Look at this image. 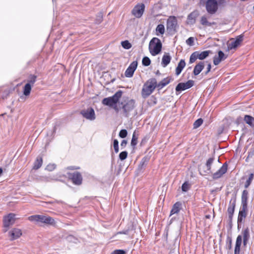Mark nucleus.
<instances>
[{
    "mask_svg": "<svg viewBox=\"0 0 254 254\" xmlns=\"http://www.w3.org/2000/svg\"><path fill=\"white\" fill-rule=\"evenodd\" d=\"M136 107L135 101L128 98H123L122 101L119 102L118 106L114 107V110L117 113L120 112L124 117L128 118L131 112Z\"/></svg>",
    "mask_w": 254,
    "mask_h": 254,
    "instance_id": "nucleus-1",
    "label": "nucleus"
},
{
    "mask_svg": "<svg viewBox=\"0 0 254 254\" xmlns=\"http://www.w3.org/2000/svg\"><path fill=\"white\" fill-rule=\"evenodd\" d=\"M157 81L155 78H151L144 84L142 89V96L146 98L151 95L157 88Z\"/></svg>",
    "mask_w": 254,
    "mask_h": 254,
    "instance_id": "nucleus-2",
    "label": "nucleus"
},
{
    "mask_svg": "<svg viewBox=\"0 0 254 254\" xmlns=\"http://www.w3.org/2000/svg\"><path fill=\"white\" fill-rule=\"evenodd\" d=\"M122 94L123 92L121 90H119L112 96L103 99L102 104L106 106L112 107L114 109L115 106H118L117 104H119V99L121 98Z\"/></svg>",
    "mask_w": 254,
    "mask_h": 254,
    "instance_id": "nucleus-3",
    "label": "nucleus"
},
{
    "mask_svg": "<svg viewBox=\"0 0 254 254\" xmlns=\"http://www.w3.org/2000/svg\"><path fill=\"white\" fill-rule=\"evenodd\" d=\"M162 44L161 40L156 37L153 38L149 44V50L150 54L155 56L160 53L161 51Z\"/></svg>",
    "mask_w": 254,
    "mask_h": 254,
    "instance_id": "nucleus-4",
    "label": "nucleus"
},
{
    "mask_svg": "<svg viewBox=\"0 0 254 254\" xmlns=\"http://www.w3.org/2000/svg\"><path fill=\"white\" fill-rule=\"evenodd\" d=\"M28 219L32 222H40L49 225L55 223L54 219L50 217L43 215H34L29 217Z\"/></svg>",
    "mask_w": 254,
    "mask_h": 254,
    "instance_id": "nucleus-5",
    "label": "nucleus"
},
{
    "mask_svg": "<svg viewBox=\"0 0 254 254\" xmlns=\"http://www.w3.org/2000/svg\"><path fill=\"white\" fill-rule=\"evenodd\" d=\"M178 22L175 16H170L167 19L166 28L168 32L171 34H174L176 32V28Z\"/></svg>",
    "mask_w": 254,
    "mask_h": 254,
    "instance_id": "nucleus-6",
    "label": "nucleus"
},
{
    "mask_svg": "<svg viewBox=\"0 0 254 254\" xmlns=\"http://www.w3.org/2000/svg\"><path fill=\"white\" fill-rule=\"evenodd\" d=\"M222 1H206L205 7L207 12L210 14L216 13L218 9V4Z\"/></svg>",
    "mask_w": 254,
    "mask_h": 254,
    "instance_id": "nucleus-7",
    "label": "nucleus"
},
{
    "mask_svg": "<svg viewBox=\"0 0 254 254\" xmlns=\"http://www.w3.org/2000/svg\"><path fill=\"white\" fill-rule=\"evenodd\" d=\"M15 215L13 213H9L8 215L3 218V226L4 227V232L7 231L9 227L13 225L15 220Z\"/></svg>",
    "mask_w": 254,
    "mask_h": 254,
    "instance_id": "nucleus-8",
    "label": "nucleus"
},
{
    "mask_svg": "<svg viewBox=\"0 0 254 254\" xmlns=\"http://www.w3.org/2000/svg\"><path fill=\"white\" fill-rule=\"evenodd\" d=\"M80 114L84 118L90 121H93L96 118L94 110L91 107L82 110L80 112Z\"/></svg>",
    "mask_w": 254,
    "mask_h": 254,
    "instance_id": "nucleus-9",
    "label": "nucleus"
},
{
    "mask_svg": "<svg viewBox=\"0 0 254 254\" xmlns=\"http://www.w3.org/2000/svg\"><path fill=\"white\" fill-rule=\"evenodd\" d=\"M68 177L74 185H80L82 184V177L79 172H75L73 173H69Z\"/></svg>",
    "mask_w": 254,
    "mask_h": 254,
    "instance_id": "nucleus-10",
    "label": "nucleus"
},
{
    "mask_svg": "<svg viewBox=\"0 0 254 254\" xmlns=\"http://www.w3.org/2000/svg\"><path fill=\"white\" fill-rule=\"evenodd\" d=\"M145 9V5L143 3H139L135 5L132 10L131 13L136 18H140L142 15Z\"/></svg>",
    "mask_w": 254,
    "mask_h": 254,
    "instance_id": "nucleus-11",
    "label": "nucleus"
},
{
    "mask_svg": "<svg viewBox=\"0 0 254 254\" xmlns=\"http://www.w3.org/2000/svg\"><path fill=\"white\" fill-rule=\"evenodd\" d=\"M243 35L241 34L238 36L235 40L231 42L230 43H228L227 45L228 51L236 49L239 46L243 40Z\"/></svg>",
    "mask_w": 254,
    "mask_h": 254,
    "instance_id": "nucleus-12",
    "label": "nucleus"
},
{
    "mask_svg": "<svg viewBox=\"0 0 254 254\" xmlns=\"http://www.w3.org/2000/svg\"><path fill=\"white\" fill-rule=\"evenodd\" d=\"M228 165L226 163H225L217 172L212 174V178L214 180H217L220 178L226 173Z\"/></svg>",
    "mask_w": 254,
    "mask_h": 254,
    "instance_id": "nucleus-13",
    "label": "nucleus"
},
{
    "mask_svg": "<svg viewBox=\"0 0 254 254\" xmlns=\"http://www.w3.org/2000/svg\"><path fill=\"white\" fill-rule=\"evenodd\" d=\"M137 66V62L134 61L132 62L129 66L126 69L125 74L127 77H131L134 73V71L136 69Z\"/></svg>",
    "mask_w": 254,
    "mask_h": 254,
    "instance_id": "nucleus-14",
    "label": "nucleus"
},
{
    "mask_svg": "<svg viewBox=\"0 0 254 254\" xmlns=\"http://www.w3.org/2000/svg\"><path fill=\"white\" fill-rule=\"evenodd\" d=\"M22 235V232L20 229L13 228L8 232V236L11 241L17 239Z\"/></svg>",
    "mask_w": 254,
    "mask_h": 254,
    "instance_id": "nucleus-15",
    "label": "nucleus"
},
{
    "mask_svg": "<svg viewBox=\"0 0 254 254\" xmlns=\"http://www.w3.org/2000/svg\"><path fill=\"white\" fill-rule=\"evenodd\" d=\"M247 210V205H245V204L242 205V207L240 208L239 211L238 218V223H242L243 221V220L247 216L246 211Z\"/></svg>",
    "mask_w": 254,
    "mask_h": 254,
    "instance_id": "nucleus-16",
    "label": "nucleus"
},
{
    "mask_svg": "<svg viewBox=\"0 0 254 254\" xmlns=\"http://www.w3.org/2000/svg\"><path fill=\"white\" fill-rule=\"evenodd\" d=\"M227 57L222 51H219L218 53V56H215L213 58V64L215 65H218L220 63Z\"/></svg>",
    "mask_w": 254,
    "mask_h": 254,
    "instance_id": "nucleus-17",
    "label": "nucleus"
},
{
    "mask_svg": "<svg viewBox=\"0 0 254 254\" xmlns=\"http://www.w3.org/2000/svg\"><path fill=\"white\" fill-rule=\"evenodd\" d=\"M236 206V201L234 200L230 201L229 206L227 209L228 214L229 215V222H231L232 221L233 216L235 211V208Z\"/></svg>",
    "mask_w": 254,
    "mask_h": 254,
    "instance_id": "nucleus-18",
    "label": "nucleus"
},
{
    "mask_svg": "<svg viewBox=\"0 0 254 254\" xmlns=\"http://www.w3.org/2000/svg\"><path fill=\"white\" fill-rule=\"evenodd\" d=\"M172 80L173 79L170 76L164 78L158 83H157V88L158 90L162 89L164 87L169 84Z\"/></svg>",
    "mask_w": 254,
    "mask_h": 254,
    "instance_id": "nucleus-19",
    "label": "nucleus"
},
{
    "mask_svg": "<svg viewBox=\"0 0 254 254\" xmlns=\"http://www.w3.org/2000/svg\"><path fill=\"white\" fill-rule=\"evenodd\" d=\"M198 15L197 11H193L191 12L188 16V23L189 24H193L195 22L196 17Z\"/></svg>",
    "mask_w": 254,
    "mask_h": 254,
    "instance_id": "nucleus-20",
    "label": "nucleus"
},
{
    "mask_svg": "<svg viewBox=\"0 0 254 254\" xmlns=\"http://www.w3.org/2000/svg\"><path fill=\"white\" fill-rule=\"evenodd\" d=\"M182 203L180 201L176 202L172 207L170 211V216L175 214H178L182 208Z\"/></svg>",
    "mask_w": 254,
    "mask_h": 254,
    "instance_id": "nucleus-21",
    "label": "nucleus"
},
{
    "mask_svg": "<svg viewBox=\"0 0 254 254\" xmlns=\"http://www.w3.org/2000/svg\"><path fill=\"white\" fill-rule=\"evenodd\" d=\"M204 67V62H200L196 64L193 70V73L194 75H198L203 70Z\"/></svg>",
    "mask_w": 254,
    "mask_h": 254,
    "instance_id": "nucleus-22",
    "label": "nucleus"
},
{
    "mask_svg": "<svg viewBox=\"0 0 254 254\" xmlns=\"http://www.w3.org/2000/svg\"><path fill=\"white\" fill-rule=\"evenodd\" d=\"M242 237L241 235H238L236 242L234 254H240V247L242 244Z\"/></svg>",
    "mask_w": 254,
    "mask_h": 254,
    "instance_id": "nucleus-23",
    "label": "nucleus"
},
{
    "mask_svg": "<svg viewBox=\"0 0 254 254\" xmlns=\"http://www.w3.org/2000/svg\"><path fill=\"white\" fill-rule=\"evenodd\" d=\"M185 66L186 62L185 60L181 59L176 68V74L177 75H179L181 73Z\"/></svg>",
    "mask_w": 254,
    "mask_h": 254,
    "instance_id": "nucleus-24",
    "label": "nucleus"
},
{
    "mask_svg": "<svg viewBox=\"0 0 254 254\" xmlns=\"http://www.w3.org/2000/svg\"><path fill=\"white\" fill-rule=\"evenodd\" d=\"M171 57L169 53H166L162 57L161 64L163 67L166 66L170 63Z\"/></svg>",
    "mask_w": 254,
    "mask_h": 254,
    "instance_id": "nucleus-25",
    "label": "nucleus"
},
{
    "mask_svg": "<svg viewBox=\"0 0 254 254\" xmlns=\"http://www.w3.org/2000/svg\"><path fill=\"white\" fill-rule=\"evenodd\" d=\"M243 236L242 238L243 239V244L244 246H246L247 242L250 238V233H249V230L247 228L245 229L242 232Z\"/></svg>",
    "mask_w": 254,
    "mask_h": 254,
    "instance_id": "nucleus-26",
    "label": "nucleus"
},
{
    "mask_svg": "<svg viewBox=\"0 0 254 254\" xmlns=\"http://www.w3.org/2000/svg\"><path fill=\"white\" fill-rule=\"evenodd\" d=\"M58 179L55 176L50 175L48 176H43L40 178V181L43 182H50L53 181H57Z\"/></svg>",
    "mask_w": 254,
    "mask_h": 254,
    "instance_id": "nucleus-27",
    "label": "nucleus"
},
{
    "mask_svg": "<svg viewBox=\"0 0 254 254\" xmlns=\"http://www.w3.org/2000/svg\"><path fill=\"white\" fill-rule=\"evenodd\" d=\"M214 160V157L209 158L207 160L206 163V166L207 168V170L205 171L206 173H208V174L211 173V165L213 164Z\"/></svg>",
    "mask_w": 254,
    "mask_h": 254,
    "instance_id": "nucleus-28",
    "label": "nucleus"
},
{
    "mask_svg": "<svg viewBox=\"0 0 254 254\" xmlns=\"http://www.w3.org/2000/svg\"><path fill=\"white\" fill-rule=\"evenodd\" d=\"M42 163L43 160L42 157H38L34 163L33 169L35 170L39 169L41 167Z\"/></svg>",
    "mask_w": 254,
    "mask_h": 254,
    "instance_id": "nucleus-29",
    "label": "nucleus"
},
{
    "mask_svg": "<svg viewBox=\"0 0 254 254\" xmlns=\"http://www.w3.org/2000/svg\"><path fill=\"white\" fill-rule=\"evenodd\" d=\"M176 95H178L181 91L187 89L184 84V83H179L176 87Z\"/></svg>",
    "mask_w": 254,
    "mask_h": 254,
    "instance_id": "nucleus-30",
    "label": "nucleus"
},
{
    "mask_svg": "<svg viewBox=\"0 0 254 254\" xmlns=\"http://www.w3.org/2000/svg\"><path fill=\"white\" fill-rule=\"evenodd\" d=\"M248 191L247 190H243L242 194V205H247Z\"/></svg>",
    "mask_w": 254,
    "mask_h": 254,
    "instance_id": "nucleus-31",
    "label": "nucleus"
},
{
    "mask_svg": "<svg viewBox=\"0 0 254 254\" xmlns=\"http://www.w3.org/2000/svg\"><path fill=\"white\" fill-rule=\"evenodd\" d=\"M200 23L203 26H211L215 24V22H209L208 21L206 16H203L200 19Z\"/></svg>",
    "mask_w": 254,
    "mask_h": 254,
    "instance_id": "nucleus-32",
    "label": "nucleus"
},
{
    "mask_svg": "<svg viewBox=\"0 0 254 254\" xmlns=\"http://www.w3.org/2000/svg\"><path fill=\"white\" fill-rule=\"evenodd\" d=\"M210 52L209 51H204L200 53H199V52H197L198 59L200 60L205 59L208 56Z\"/></svg>",
    "mask_w": 254,
    "mask_h": 254,
    "instance_id": "nucleus-33",
    "label": "nucleus"
},
{
    "mask_svg": "<svg viewBox=\"0 0 254 254\" xmlns=\"http://www.w3.org/2000/svg\"><path fill=\"white\" fill-rule=\"evenodd\" d=\"M244 120L246 124L249 126H253V122L254 121V117L250 115H245L244 118Z\"/></svg>",
    "mask_w": 254,
    "mask_h": 254,
    "instance_id": "nucleus-34",
    "label": "nucleus"
},
{
    "mask_svg": "<svg viewBox=\"0 0 254 254\" xmlns=\"http://www.w3.org/2000/svg\"><path fill=\"white\" fill-rule=\"evenodd\" d=\"M156 35L159 34L163 35L165 33V27L164 25L160 24L157 25L156 28Z\"/></svg>",
    "mask_w": 254,
    "mask_h": 254,
    "instance_id": "nucleus-35",
    "label": "nucleus"
},
{
    "mask_svg": "<svg viewBox=\"0 0 254 254\" xmlns=\"http://www.w3.org/2000/svg\"><path fill=\"white\" fill-rule=\"evenodd\" d=\"M36 75L31 74L29 76L27 79V83L26 84H29L30 86H32L36 81Z\"/></svg>",
    "mask_w": 254,
    "mask_h": 254,
    "instance_id": "nucleus-36",
    "label": "nucleus"
},
{
    "mask_svg": "<svg viewBox=\"0 0 254 254\" xmlns=\"http://www.w3.org/2000/svg\"><path fill=\"white\" fill-rule=\"evenodd\" d=\"M137 139H138V134H136V131L135 130L132 134L131 140V145L133 147H135L137 143Z\"/></svg>",
    "mask_w": 254,
    "mask_h": 254,
    "instance_id": "nucleus-37",
    "label": "nucleus"
},
{
    "mask_svg": "<svg viewBox=\"0 0 254 254\" xmlns=\"http://www.w3.org/2000/svg\"><path fill=\"white\" fill-rule=\"evenodd\" d=\"M32 86L29 84H26L23 88V94L28 96L31 92Z\"/></svg>",
    "mask_w": 254,
    "mask_h": 254,
    "instance_id": "nucleus-38",
    "label": "nucleus"
},
{
    "mask_svg": "<svg viewBox=\"0 0 254 254\" xmlns=\"http://www.w3.org/2000/svg\"><path fill=\"white\" fill-rule=\"evenodd\" d=\"M197 59H198V57L197 55V51L194 52L191 54L190 58V64L193 63Z\"/></svg>",
    "mask_w": 254,
    "mask_h": 254,
    "instance_id": "nucleus-39",
    "label": "nucleus"
},
{
    "mask_svg": "<svg viewBox=\"0 0 254 254\" xmlns=\"http://www.w3.org/2000/svg\"><path fill=\"white\" fill-rule=\"evenodd\" d=\"M226 248L228 250H231L232 248V240L231 237L228 236L226 239Z\"/></svg>",
    "mask_w": 254,
    "mask_h": 254,
    "instance_id": "nucleus-40",
    "label": "nucleus"
},
{
    "mask_svg": "<svg viewBox=\"0 0 254 254\" xmlns=\"http://www.w3.org/2000/svg\"><path fill=\"white\" fill-rule=\"evenodd\" d=\"M254 174L251 173L250 174L248 179L246 181L245 184V188H248L250 185H251L253 179H254Z\"/></svg>",
    "mask_w": 254,
    "mask_h": 254,
    "instance_id": "nucleus-41",
    "label": "nucleus"
},
{
    "mask_svg": "<svg viewBox=\"0 0 254 254\" xmlns=\"http://www.w3.org/2000/svg\"><path fill=\"white\" fill-rule=\"evenodd\" d=\"M203 123V120L199 118L196 120L193 123V128H197L199 127Z\"/></svg>",
    "mask_w": 254,
    "mask_h": 254,
    "instance_id": "nucleus-42",
    "label": "nucleus"
},
{
    "mask_svg": "<svg viewBox=\"0 0 254 254\" xmlns=\"http://www.w3.org/2000/svg\"><path fill=\"white\" fill-rule=\"evenodd\" d=\"M122 47L127 50L129 49L131 47V44L127 40L122 42Z\"/></svg>",
    "mask_w": 254,
    "mask_h": 254,
    "instance_id": "nucleus-43",
    "label": "nucleus"
},
{
    "mask_svg": "<svg viewBox=\"0 0 254 254\" xmlns=\"http://www.w3.org/2000/svg\"><path fill=\"white\" fill-rule=\"evenodd\" d=\"M142 63L143 65L147 66L150 64L151 61L148 57H144L142 59Z\"/></svg>",
    "mask_w": 254,
    "mask_h": 254,
    "instance_id": "nucleus-44",
    "label": "nucleus"
},
{
    "mask_svg": "<svg viewBox=\"0 0 254 254\" xmlns=\"http://www.w3.org/2000/svg\"><path fill=\"white\" fill-rule=\"evenodd\" d=\"M190 189V184L188 182H185L182 186V190L183 191L186 192Z\"/></svg>",
    "mask_w": 254,
    "mask_h": 254,
    "instance_id": "nucleus-45",
    "label": "nucleus"
},
{
    "mask_svg": "<svg viewBox=\"0 0 254 254\" xmlns=\"http://www.w3.org/2000/svg\"><path fill=\"white\" fill-rule=\"evenodd\" d=\"M113 146L116 153L119 151V142L117 139H114L113 142Z\"/></svg>",
    "mask_w": 254,
    "mask_h": 254,
    "instance_id": "nucleus-46",
    "label": "nucleus"
},
{
    "mask_svg": "<svg viewBox=\"0 0 254 254\" xmlns=\"http://www.w3.org/2000/svg\"><path fill=\"white\" fill-rule=\"evenodd\" d=\"M127 156V152L126 151L121 152L119 154V158L121 160H124Z\"/></svg>",
    "mask_w": 254,
    "mask_h": 254,
    "instance_id": "nucleus-47",
    "label": "nucleus"
},
{
    "mask_svg": "<svg viewBox=\"0 0 254 254\" xmlns=\"http://www.w3.org/2000/svg\"><path fill=\"white\" fill-rule=\"evenodd\" d=\"M184 84L187 89H189L193 86L194 81L192 80H188L186 83H184Z\"/></svg>",
    "mask_w": 254,
    "mask_h": 254,
    "instance_id": "nucleus-48",
    "label": "nucleus"
},
{
    "mask_svg": "<svg viewBox=\"0 0 254 254\" xmlns=\"http://www.w3.org/2000/svg\"><path fill=\"white\" fill-rule=\"evenodd\" d=\"M119 135L121 138H124L127 136V131L125 129H122L120 130Z\"/></svg>",
    "mask_w": 254,
    "mask_h": 254,
    "instance_id": "nucleus-49",
    "label": "nucleus"
},
{
    "mask_svg": "<svg viewBox=\"0 0 254 254\" xmlns=\"http://www.w3.org/2000/svg\"><path fill=\"white\" fill-rule=\"evenodd\" d=\"M56 168V165L55 164H49L46 168V170L49 171H52L54 170Z\"/></svg>",
    "mask_w": 254,
    "mask_h": 254,
    "instance_id": "nucleus-50",
    "label": "nucleus"
},
{
    "mask_svg": "<svg viewBox=\"0 0 254 254\" xmlns=\"http://www.w3.org/2000/svg\"><path fill=\"white\" fill-rule=\"evenodd\" d=\"M194 38L190 37L186 40V44L189 46H192L194 45Z\"/></svg>",
    "mask_w": 254,
    "mask_h": 254,
    "instance_id": "nucleus-51",
    "label": "nucleus"
},
{
    "mask_svg": "<svg viewBox=\"0 0 254 254\" xmlns=\"http://www.w3.org/2000/svg\"><path fill=\"white\" fill-rule=\"evenodd\" d=\"M103 20V15L101 13H99V14L97 16L96 19L95 20V22L96 24H100Z\"/></svg>",
    "mask_w": 254,
    "mask_h": 254,
    "instance_id": "nucleus-52",
    "label": "nucleus"
},
{
    "mask_svg": "<svg viewBox=\"0 0 254 254\" xmlns=\"http://www.w3.org/2000/svg\"><path fill=\"white\" fill-rule=\"evenodd\" d=\"M125 251L123 250H116L112 252L111 254H125Z\"/></svg>",
    "mask_w": 254,
    "mask_h": 254,
    "instance_id": "nucleus-53",
    "label": "nucleus"
},
{
    "mask_svg": "<svg viewBox=\"0 0 254 254\" xmlns=\"http://www.w3.org/2000/svg\"><path fill=\"white\" fill-rule=\"evenodd\" d=\"M146 165V163H145V159H142V160L141 161V162H140V164L138 166V168L140 170L142 169L144 166Z\"/></svg>",
    "mask_w": 254,
    "mask_h": 254,
    "instance_id": "nucleus-54",
    "label": "nucleus"
},
{
    "mask_svg": "<svg viewBox=\"0 0 254 254\" xmlns=\"http://www.w3.org/2000/svg\"><path fill=\"white\" fill-rule=\"evenodd\" d=\"M128 230H123V231H122L118 232L117 234L127 235V234H128Z\"/></svg>",
    "mask_w": 254,
    "mask_h": 254,
    "instance_id": "nucleus-55",
    "label": "nucleus"
},
{
    "mask_svg": "<svg viewBox=\"0 0 254 254\" xmlns=\"http://www.w3.org/2000/svg\"><path fill=\"white\" fill-rule=\"evenodd\" d=\"M211 68V65L210 64H209L207 65V70L204 73L205 75H207L208 74V73L210 71Z\"/></svg>",
    "mask_w": 254,
    "mask_h": 254,
    "instance_id": "nucleus-56",
    "label": "nucleus"
},
{
    "mask_svg": "<svg viewBox=\"0 0 254 254\" xmlns=\"http://www.w3.org/2000/svg\"><path fill=\"white\" fill-rule=\"evenodd\" d=\"M127 142L126 140H123L121 143V146L124 148L127 145Z\"/></svg>",
    "mask_w": 254,
    "mask_h": 254,
    "instance_id": "nucleus-57",
    "label": "nucleus"
},
{
    "mask_svg": "<svg viewBox=\"0 0 254 254\" xmlns=\"http://www.w3.org/2000/svg\"><path fill=\"white\" fill-rule=\"evenodd\" d=\"M68 169H69V170H74V169H79V167H77V168H75L73 166H70V167H68L67 168Z\"/></svg>",
    "mask_w": 254,
    "mask_h": 254,
    "instance_id": "nucleus-58",
    "label": "nucleus"
},
{
    "mask_svg": "<svg viewBox=\"0 0 254 254\" xmlns=\"http://www.w3.org/2000/svg\"><path fill=\"white\" fill-rule=\"evenodd\" d=\"M74 238L72 236H69L68 237V239L69 241H71L72 239H73Z\"/></svg>",
    "mask_w": 254,
    "mask_h": 254,
    "instance_id": "nucleus-59",
    "label": "nucleus"
},
{
    "mask_svg": "<svg viewBox=\"0 0 254 254\" xmlns=\"http://www.w3.org/2000/svg\"><path fill=\"white\" fill-rule=\"evenodd\" d=\"M2 172V169L1 168H0V176L1 175Z\"/></svg>",
    "mask_w": 254,
    "mask_h": 254,
    "instance_id": "nucleus-60",
    "label": "nucleus"
},
{
    "mask_svg": "<svg viewBox=\"0 0 254 254\" xmlns=\"http://www.w3.org/2000/svg\"><path fill=\"white\" fill-rule=\"evenodd\" d=\"M156 74H157V75L160 74V73L159 70H157V71L156 72Z\"/></svg>",
    "mask_w": 254,
    "mask_h": 254,
    "instance_id": "nucleus-61",
    "label": "nucleus"
},
{
    "mask_svg": "<svg viewBox=\"0 0 254 254\" xmlns=\"http://www.w3.org/2000/svg\"><path fill=\"white\" fill-rule=\"evenodd\" d=\"M253 8H254V5Z\"/></svg>",
    "mask_w": 254,
    "mask_h": 254,
    "instance_id": "nucleus-62",
    "label": "nucleus"
}]
</instances>
